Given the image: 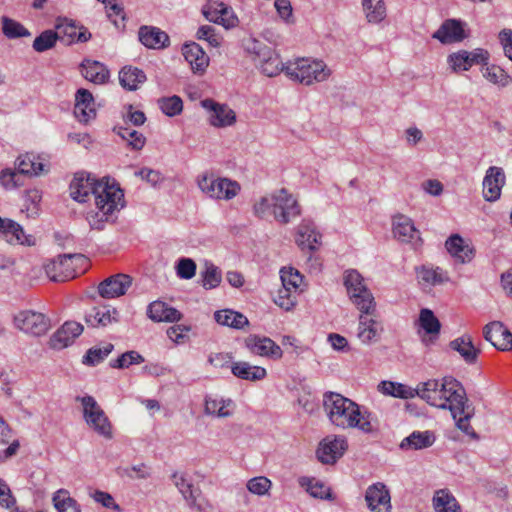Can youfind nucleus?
<instances>
[{
    "instance_id": "34",
    "label": "nucleus",
    "mask_w": 512,
    "mask_h": 512,
    "mask_svg": "<svg viewBox=\"0 0 512 512\" xmlns=\"http://www.w3.org/2000/svg\"><path fill=\"white\" fill-rule=\"evenodd\" d=\"M146 81L144 71L137 67L125 66L119 72L121 86L129 91H135Z\"/></svg>"
},
{
    "instance_id": "7",
    "label": "nucleus",
    "mask_w": 512,
    "mask_h": 512,
    "mask_svg": "<svg viewBox=\"0 0 512 512\" xmlns=\"http://www.w3.org/2000/svg\"><path fill=\"white\" fill-rule=\"evenodd\" d=\"M76 401L83 407V418L86 424L104 438H112V427L103 409L90 395L77 396Z\"/></svg>"
},
{
    "instance_id": "52",
    "label": "nucleus",
    "mask_w": 512,
    "mask_h": 512,
    "mask_svg": "<svg viewBox=\"0 0 512 512\" xmlns=\"http://www.w3.org/2000/svg\"><path fill=\"white\" fill-rule=\"evenodd\" d=\"M158 106L165 115L174 117L182 112L183 101L177 95L162 97L158 99Z\"/></svg>"
},
{
    "instance_id": "3",
    "label": "nucleus",
    "mask_w": 512,
    "mask_h": 512,
    "mask_svg": "<svg viewBox=\"0 0 512 512\" xmlns=\"http://www.w3.org/2000/svg\"><path fill=\"white\" fill-rule=\"evenodd\" d=\"M344 285L350 301L362 312H376V302L373 294L364 283L363 277L356 270H349L344 277Z\"/></svg>"
},
{
    "instance_id": "1",
    "label": "nucleus",
    "mask_w": 512,
    "mask_h": 512,
    "mask_svg": "<svg viewBox=\"0 0 512 512\" xmlns=\"http://www.w3.org/2000/svg\"><path fill=\"white\" fill-rule=\"evenodd\" d=\"M414 394L431 406L449 409L453 419L456 420V426L461 431L473 438L478 437L469 424L475 408L468 403L466 391L458 380L453 377H444L441 380L429 379L419 383Z\"/></svg>"
},
{
    "instance_id": "25",
    "label": "nucleus",
    "mask_w": 512,
    "mask_h": 512,
    "mask_svg": "<svg viewBox=\"0 0 512 512\" xmlns=\"http://www.w3.org/2000/svg\"><path fill=\"white\" fill-rule=\"evenodd\" d=\"M182 54L185 60L190 64L193 72L203 73L206 70L209 64V57L198 43L192 42L184 44Z\"/></svg>"
},
{
    "instance_id": "4",
    "label": "nucleus",
    "mask_w": 512,
    "mask_h": 512,
    "mask_svg": "<svg viewBox=\"0 0 512 512\" xmlns=\"http://www.w3.org/2000/svg\"><path fill=\"white\" fill-rule=\"evenodd\" d=\"M285 74L292 80L311 85L313 82L325 81L330 75V70L322 61L300 59L288 63Z\"/></svg>"
},
{
    "instance_id": "45",
    "label": "nucleus",
    "mask_w": 512,
    "mask_h": 512,
    "mask_svg": "<svg viewBox=\"0 0 512 512\" xmlns=\"http://www.w3.org/2000/svg\"><path fill=\"white\" fill-rule=\"evenodd\" d=\"M418 324L426 334L431 336L438 335L441 329L440 321L434 315L433 311L428 308L420 310Z\"/></svg>"
},
{
    "instance_id": "49",
    "label": "nucleus",
    "mask_w": 512,
    "mask_h": 512,
    "mask_svg": "<svg viewBox=\"0 0 512 512\" xmlns=\"http://www.w3.org/2000/svg\"><path fill=\"white\" fill-rule=\"evenodd\" d=\"M2 21V32L9 39H16L20 37H29L31 33L19 22L3 16Z\"/></svg>"
},
{
    "instance_id": "23",
    "label": "nucleus",
    "mask_w": 512,
    "mask_h": 512,
    "mask_svg": "<svg viewBox=\"0 0 512 512\" xmlns=\"http://www.w3.org/2000/svg\"><path fill=\"white\" fill-rule=\"evenodd\" d=\"M321 234L316 231L313 221L303 219L297 229L296 243L302 249L310 251L317 250V245L320 243Z\"/></svg>"
},
{
    "instance_id": "14",
    "label": "nucleus",
    "mask_w": 512,
    "mask_h": 512,
    "mask_svg": "<svg viewBox=\"0 0 512 512\" xmlns=\"http://www.w3.org/2000/svg\"><path fill=\"white\" fill-rule=\"evenodd\" d=\"M245 346L252 354L271 359H280L283 354L280 346L268 337L249 335L245 339Z\"/></svg>"
},
{
    "instance_id": "59",
    "label": "nucleus",
    "mask_w": 512,
    "mask_h": 512,
    "mask_svg": "<svg viewBox=\"0 0 512 512\" xmlns=\"http://www.w3.org/2000/svg\"><path fill=\"white\" fill-rule=\"evenodd\" d=\"M176 274L181 279H192L196 274L197 265L191 258H180L176 264Z\"/></svg>"
},
{
    "instance_id": "64",
    "label": "nucleus",
    "mask_w": 512,
    "mask_h": 512,
    "mask_svg": "<svg viewBox=\"0 0 512 512\" xmlns=\"http://www.w3.org/2000/svg\"><path fill=\"white\" fill-rule=\"evenodd\" d=\"M196 36L199 40H206L212 47H218L220 45L219 37L215 33L214 27L210 25L199 27Z\"/></svg>"
},
{
    "instance_id": "40",
    "label": "nucleus",
    "mask_w": 512,
    "mask_h": 512,
    "mask_svg": "<svg viewBox=\"0 0 512 512\" xmlns=\"http://www.w3.org/2000/svg\"><path fill=\"white\" fill-rule=\"evenodd\" d=\"M59 267L62 271V275H69V278H74L76 276V272H74V267L78 265H84L87 263V258L80 253H68L58 255Z\"/></svg>"
},
{
    "instance_id": "9",
    "label": "nucleus",
    "mask_w": 512,
    "mask_h": 512,
    "mask_svg": "<svg viewBox=\"0 0 512 512\" xmlns=\"http://www.w3.org/2000/svg\"><path fill=\"white\" fill-rule=\"evenodd\" d=\"M301 214V207L285 188L274 192L273 216L281 224H288Z\"/></svg>"
},
{
    "instance_id": "57",
    "label": "nucleus",
    "mask_w": 512,
    "mask_h": 512,
    "mask_svg": "<svg viewBox=\"0 0 512 512\" xmlns=\"http://www.w3.org/2000/svg\"><path fill=\"white\" fill-rule=\"evenodd\" d=\"M144 362L143 356L137 351L131 350L121 354L116 360L110 363L111 367L117 369L128 368L133 364Z\"/></svg>"
},
{
    "instance_id": "27",
    "label": "nucleus",
    "mask_w": 512,
    "mask_h": 512,
    "mask_svg": "<svg viewBox=\"0 0 512 512\" xmlns=\"http://www.w3.org/2000/svg\"><path fill=\"white\" fill-rule=\"evenodd\" d=\"M466 37L462 23L455 19L446 20L433 34L443 44L460 42Z\"/></svg>"
},
{
    "instance_id": "12",
    "label": "nucleus",
    "mask_w": 512,
    "mask_h": 512,
    "mask_svg": "<svg viewBox=\"0 0 512 512\" xmlns=\"http://www.w3.org/2000/svg\"><path fill=\"white\" fill-rule=\"evenodd\" d=\"M201 106L209 112V123L214 127H226L235 123L236 114L226 104H220L213 99H204Z\"/></svg>"
},
{
    "instance_id": "18",
    "label": "nucleus",
    "mask_w": 512,
    "mask_h": 512,
    "mask_svg": "<svg viewBox=\"0 0 512 512\" xmlns=\"http://www.w3.org/2000/svg\"><path fill=\"white\" fill-rule=\"evenodd\" d=\"M365 500L373 512H389L391 509L390 493L383 483L378 482L369 486L366 490Z\"/></svg>"
},
{
    "instance_id": "56",
    "label": "nucleus",
    "mask_w": 512,
    "mask_h": 512,
    "mask_svg": "<svg viewBox=\"0 0 512 512\" xmlns=\"http://www.w3.org/2000/svg\"><path fill=\"white\" fill-rule=\"evenodd\" d=\"M448 63L453 71H467L472 67V63L468 56V51L460 50L448 56Z\"/></svg>"
},
{
    "instance_id": "43",
    "label": "nucleus",
    "mask_w": 512,
    "mask_h": 512,
    "mask_svg": "<svg viewBox=\"0 0 512 512\" xmlns=\"http://www.w3.org/2000/svg\"><path fill=\"white\" fill-rule=\"evenodd\" d=\"M52 501L57 512H81L80 505L69 496V492L65 489L56 491Z\"/></svg>"
},
{
    "instance_id": "5",
    "label": "nucleus",
    "mask_w": 512,
    "mask_h": 512,
    "mask_svg": "<svg viewBox=\"0 0 512 512\" xmlns=\"http://www.w3.org/2000/svg\"><path fill=\"white\" fill-rule=\"evenodd\" d=\"M69 189L70 196L80 203L87 202L90 195L94 196L96 202L97 196L111 194L112 190H121L119 187L109 185L108 182L96 180L84 173L75 174Z\"/></svg>"
},
{
    "instance_id": "15",
    "label": "nucleus",
    "mask_w": 512,
    "mask_h": 512,
    "mask_svg": "<svg viewBox=\"0 0 512 512\" xmlns=\"http://www.w3.org/2000/svg\"><path fill=\"white\" fill-rule=\"evenodd\" d=\"M505 179L502 168L496 166L488 168L483 179V197L486 201L494 202L500 198Z\"/></svg>"
},
{
    "instance_id": "13",
    "label": "nucleus",
    "mask_w": 512,
    "mask_h": 512,
    "mask_svg": "<svg viewBox=\"0 0 512 512\" xmlns=\"http://www.w3.org/2000/svg\"><path fill=\"white\" fill-rule=\"evenodd\" d=\"M132 285V278L127 274H116L108 277L98 285L102 298L111 299L124 295Z\"/></svg>"
},
{
    "instance_id": "10",
    "label": "nucleus",
    "mask_w": 512,
    "mask_h": 512,
    "mask_svg": "<svg viewBox=\"0 0 512 512\" xmlns=\"http://www.w3.org/2000/svg\"><path fill=\"white\" fill-rule=\"evenodd\" d=\"M15 326L26 334L42 336L50 328V320L44 314L25 310L14 316Z\"/></svg>"
},
{
    "instance_id": "20",
    "label": "nucleus",
    "mask_w": 512,
    "mask_h": 512,
    "mask_svg": "<svg viewBox=\"0 0 512 512\" xmlns=\"http://www.w3.org/2000/svg\"><path fill=\"white\" fill-rule=\"evenodd\" d=\"M374 316L375 312L371 314L360 312L357 338L363 344H371L378 341L383 331L381 323Z\"/></svg>"
},
{
    "instance_id": "54",
    "label": "nucleus",
    "mask_w": 512,
    "mask_h": 512,
    "mask_svg": "<svg viewBox=\"0 0 512 512\" xmlns=\"http://www.w3.org/2000/svg\"><path fill=\"white\" fill-rule=\"evenodd\" d=\"M60 38L59 33L53 30H45L33 42V49L37 52H45L53 48Z\"/></svg>"
},
{
    "instance_id": "46",
    "label": "nucleus",
    "mask_w": 512,
    "mask_h": 512,
    "mask_svg": "<svg viewBox=\"0 0 512 512\" xmlns=\"http://www.w3.org/2000/svg\"><path fill=\"white\" fill-rule=\"evenodd\" d=\"M114 131L134 150H141L146 142L144 135L130 127L118 126Z\"/></svg>"
},
{
    "instance_id": "47",
    "label": "nucleus",
    "mask_w": 512,
    "mask_h": 512,
    "mask_svg": "<svg viewBox=\"0 0 512 512\" xmlns=\"http://www.w3.org/2000/svg\"><path fill=\"white\" fill-rule=\"evenodd\" d=\"M314 479L308 477H301L299 479V484L301 487H305L306 491L314 498L317 499H332V493L330 488H326L322 482L316 481L313 483Z\"/></svg>"
},
{
    "instance_id": "61",
    "label": "nucleus",
    "mask_w": 512,
    "mask_h": 512,
    "mask_svg": "<svg viewBox=\"0 0 512 512\" xmlns=\"http://www.w3.org/2000/svg\"><path fill=\"white\" fill-rule=\"evenodd\" d=\"M274 302L282 309L289 311L296 305V295L292 293L290 288H281L278 290Z\"/></svg>"
},
{
    "instance_id": "6",
    "label": "nucleus",
    "mask_w": 512,
    "mask_h": 512,
    "mask_svg": "<svg viewBox=\"0 0 512 512\" xmlns=\"http://www.w3.org/2000/svg\"><path fill=\"white\" fill-rule=\"evenodd\" d=\"M95 204L98 211L89 213L87 220L92 229L102 230L104 223L108 222L116 211L125 206L123 191L112 190L111 194L97 196Z\"/></svg>"
},
{
    "instance_id": "39",
    "label": "nucleus",
    "mask_w": 512,
    "mask_h": 512,
    "mask_svg": "<svg viewBox=\"0 0 512 512\" xmlns=\"http://www.w3.org/2000/svg\"><path fill=\"white\" fill-rule=\"evenodd\" d=\"M234 406L231 399H217L207 396L205 399V413L214 415L219 418H227L232 415V411L228 410L229 407Z\"/></svg>"
},
{
    "instance_id": "42",
    "label": "nucleus",
    "mask_w": 512,
    "mask_h": 512,
    "mask_svg": "<svg viewBox=\"0 0 512 512\" xmlns=\"http://www.w3.org/2000/svg\"><path fill=\"white\" fill-rule=\"evenodd\" d=\"M18 173L29 176H39L46 172L45 165L41 162H36L33 155L25 154L17 159Z\"/></svg>"
},
{
    "instance_id": "8",
    "label": "nucleus",
    "mask_w": 512,
    "mask_h": 512,
    "mask_svg": "<svg viewBox=\"0 0 512 512\" xmlns=\"http://www.w3.org/2000/svg\"><path fill=\"white\" fill-rule=\"evenodd\" d=\"M199 189L212 199L230 200L240 191V185L228 178L202 175L198 178Z\"/></svg>"
},
{
    "instance_id": "21",
    "label": "nucleus",
    "mask_w": 512,
    "mask_h": 512,
    "mask_svg": "<svg viewBox=\"0 0 512 512\" xmlns=\"http://www.w3.org/2000/svg\"><path fill=\"white\" fill-rule=\"evenodd\" d=\"M0 235L9 243H18L32 246L35 239L32 235H26L22 226L9 218L0 216Z\"/></svg>"
},
{
    "instance_id": "17",
    "label": "nucleus",
    "mask_w": 512,
    "mask_h": 512,
    "mask_svg": "<svg viewBox=\"0 0 512 512\" xmlns=\"http://www.w3.org/2000/svg\"><path fill=\"white\" fill-rule=\"evenodd\" d=\"M73 113L76 119L84 124L96 117L94 97L89 90L84 88L77 90Z\"/></svg>"
},
{
    "instance_id": "24",
    "label": "nucleus",
    "mask_w": 512,
    "mask_h": 512,
    "mask_svg": "<svg viewBox=\"0 0 512 512\" xmlns=\"http://www.w3.org/2000/svg\"><path fill=\"white\" fill-rule=\"evenodd\" d=\"M171 478L173 480L174 485L182 494L183 498L186 500L189 507L195 508L199 512H203L201 504L197 502V498L200 495L201 491L199 489L193 488V484L191 480L187 478V475L184 473L175 472L173 473Z\"/></svg>"
},
{
    "instance_id": "50",
    "label": "nucleus",
    "mask_w": 512,
    "mask_h": 512,
    "mask_svg": "<svg viewBox=\"0 0 512 512\" xmlns=\"http://www.w3.org/2000/svg\"><path fill=\"white\" fill-rule=\"evenodd\" d=\"M114 349L111 343L106 344L104 347H92L87 350L83 356V364L88 366H95L101 363Z\"/></svg>"
},
{
    "instance_id": "37",
    "label": "nucleus",
    "mask_w": 512,
    "mask_h": 512,
    "mask_svg": "<svg viewBox=\"0 0 512 512\" xmlns=\"http://www.w3.org/2000/svg\"><path fill=\"white\" fill-rule=\"evenodd\" d=\"M214 318L218 324L234 329H242L249 324L245 315L231 309H224L215 312Z\"/></svg>"
},
{
    "instance_id": "38",
    "label": "nucleus",
    "mask_w": 512,
    "mask_h": 512,
    "mask_svg": "<svg viewBox=\"0 0 512 512\" xmlns=\"http://www.w3.org/2000/svg\"><path fill=\"white\" fill-rule=\"evenodd\" d=\"M378 390L384 395L401 399H411L415 397V388L393 381H381L378 385Z\"/></svg>"
},
{
    "instance_id": "32",
    "label": "nucleus",
    "mask_w": 512,
    "mask_h": 512,
    "mask_svg": "<svg viewBox=\"0 0 512 512\" xmlns=\"http://www.w3.org/2000/svg\"><path fill=\"white\" fill-rule=\"evenodd\" d=\"M435 435L431 431H414L400 443L402 450H420L432 446Z\"/></svg>"
},
{
    "instance_id": "36",
    "label": "nucleus",
    "mask_w": 512,
    "mask_h": 512,
    "mask_svg": "<svg viewBox=\"0 0 512 512\" xmlns=\"http://www.w3.org/2000/svg\"><path fill=\"white\" fill-rule=\"evenodd\" d=\"M436 512H461L460 505L448 489L437 490L433 496Z\"/></svg>"
},
{
    "instance_id": "58",
    "label": "nucleus",
    "mask_w": 512,
    "mask_h": 512,
    "mask_svg": "<svg viewBox=\"0 0 512 512\" xmlns=\"http://www.w3.org/2000/svg\"><path fill=\"white\" fill-rule=\"evenodd\" d=\"M280 273V278L283 285L282 288H290L291 291L296 293L300 283L302 282V275L294 268H283L281 269Z\"/></svg>"
},
{
    "instance_id": "63",
    "label": "nucleus",
    "mask_w": 512,
    "mask_h": 512,
    "mask_svg": "<svg viewBox=\"0 0 512 512\" xmlns=\"http://www.w3.org/2000/svg\"><path fill=\"white\" fill-rule=\"evenodd\" d=\"M122 475L131 479H147L151 476V468L144 464L133 465L122 469Z\"/></svg>"
},
{
    "instance_id": "31",
    "label": "nucleus",
    "mask_w": 512,
    "mask_h": 512,
    "mask_svg": "<svg viewBox=\"0 0 512 512\" xmlns=\"http://www.w3.org/2000/svg\"><path fill=\"white\" fill-rule=\"evenodd\" d=\"M80 67L83 77L94 84H104L109 79V70L98 61L85 59Z\"/></svg>"
},
{
    "instance_id": "29",
    "label": "nucleus",
    "mask_w": 512,
    "mask_h": 512,
    "mask_svg": "<svg viewBox=\"0 0 512 512\" xmlns=\"http://www.w3.org/2000/svg\"><path fill=\"white\" fill-rule=\"evenodd\" d=\"M147 316L154 322H177L182 314L165 302L157 300L148 305Z\"/></svg>"
},
{
    "instance_id": "60",
    "label": "nucleus",
    "mask_w": 512,
    "mask_h": 512,
    "mask_svg": "<svg viewBox=\"0 0 512 512\" xmlns=\"http://www.w3.org/2000/svg\"><path fill=\"white\" fill-rule=\"evenodd\" d=\"M418 277L420 281L430 285H438L448 279L440 268L430 269L424 267L419 271Z\"/></svg>"
},
{
    "instance_id": "51",
    "label": "nucleus",
    "mask_w": 512,
    "mask_h": 512,
    "mask_svg": "<svg viewBox=\"0 0 512 512\" xmlns=\"http://www.w3.org/2000/svg\"><path fill=\"white\" fill-rule=\"evenodd\" d=\"M202 286L205 289H213L219 286L222 280L221 271L211 262H205V270L201 273Z\"/></svg>"
},
{
    "instance_id": "22",
    "label": "nucleus",
    "mask_w": 512,
    "mask_h": 512,
    "mask_svg": "<svg viewBox=\"0 0 512 512\" xmlns=\"http://www.w3.org/2000/svg\"><path fill=\"white\" fill-rule=\"evenodd\" d=\"M138 37L140 42L149 49H163L170 44L168 34L154 26H141L138 31Z\"/></svg>"
},
{
    "instance_id": "19",
    "label": "nucleus",
    "mask_w": 512,
    "mask_h": 512,
    "mask_svg": "<svg viewBox=\"0 0 512 512\" xmlns=\"http://www.w3.org/2000/svg\"><path fill=\"white\" fill-rule=\"evenodd\" d=\"M83 332V326L75 321H66L49 340L50 347L53 349H63L74 342V340Z\"/></svg>"
},
{
    "instance_id": "41",
    "label": "nucleus",
    "mask_w": 512,
    "mask_h": 512,
    "mask_svg": "<svg viewBox=\"0 0 512 512\" xmlns=\"http://www.w3.org/2000/svg\"><path fill=\"white\" fill-rule=\"evenodd\" d=\"M362 7L369 23H380L386 17L383 0H362Z\"/></svg>"
},
{
    "instance_id": "35",
    "label": "nucleus",
    "mask_w": 512,
    "mask_h": 512,
    "mask_svg": "<svg viewBox=\"0 0 512 512\" xmlns=\"http://www.w3.org/2000/svg\"><path fill=\"white\" fill-rule=\"evenodd\" d=\"M451 349L457 351L468 364L476 362L480 350L477 349L468 335H464L450 342Z\"/></svg>"
},
{
    "instance_id": "11",
    "label": "nucleus",
    "mask_w": 512,
    "mask_h": 512,
    "mask_svg": "<svg viewBox=\"0 0 512 512\" xmlns=\"http://www.w3.org/2000/svg\"><path fill=\"white\" fill-rule=\"evenodd\" d=\"M347 440L343 436H327L316 451L317 459L323 464H334L347 450Z\"/></svg>"
},
{
    "instance_id": "55",
    "label": "nucleus",
    "mask_w": 512,
    "mask_h": 512,
    "mask_svg": "<svg viewBox=\"0 0 512 512\" xmlns=\"http://www.w3.org/2000/svg\"><path fill=\"white\" fill-rule=\"evenodd\" d=\"M246 487L249 492L257 496H264L269 493L272 482L265 476H257L248 480Z\"/></svg>"
},
{
    "instance_id": "30",
    "label": "nucleus",
    "mask_w": 512,
    "mask_h": 512,
    "mask_svg": "<svg viewBox=\"0 0 512 512\" xmlns=\"http://www.w3.org/2000/svg\"><path fill=\"white\" fill-rule=\"evenodd\" d=\"M85 322L91 327H106L112 322H118V311L115 308L93 307L85 314Z\"/></svg>"
},
{
    "instance_id": "48",
    "label": "nucleus",
    "mask_w": 512,
    "mask_h": 512,
    "mask_svg": "<svg viewBox=\"0 0 512 512\" xmlns=\"http://www.w3.org/2000/svg\"><path fill=\"white\" fill-rule=\"evenodd\" d=\"M482 74L489 82L500 85L502 87L507 86L511 82V77L501 67L497 65L483 66Z\"/></svg>"
},
{
    "instance_id": "16",
    "label": "nucleus",
    "mask_w": 512,
    "mask_h": 512,
    "mask_svg": "<svg viewBox=\"0 0 512 512\" xmlns=\"http://www.w3.org/2000/svg\"><path fill=\"white\" fill-rule=\"evenodd\" d=\"M483 333L484 338L498 350L512 349V333L501 322H490L484 327Z\"/></svg>"
},
{
    "instance_id": "44",
    "label": "nucleus",
    "mask_w": 512,
    "mask_h": 512,
    "mask_svg": "<svg viewBox=\"0 0 512 512\" xmlns=\"http://www.w3.org/2000/svg\"><path fill=\"white\" fill-rule=\"evenodd\" d=\"M258 62L260 64L262 73L268 77L277 76L280 72H285L286 69V65L282 63L279 55L276 54L272 49L270 50V53L267 54V56L260 59Z\"/></svg>"
},
{
    "instance_id": "33",
    "label": "nucleus",
    "mask_w": 512,
    "mask_h": 512,
    "mask_svg": "<svg viewBox=\"0 0 512 512\" xmlns=\"http://www.w3.org/2000/svg\"><path fill=\"white\" fill-rule=\"evenodd\" d=\"M232 374L242 380L259 381L266 377V369L260 366H254L248 362L239 361L231 365Z\"/></svg>"
},
{
    "instance_id": "26",
    "label": "nucleus",
    "mask_w": 512,
    "mask_h": 512,
    "mask_svg": "<svg viewBox=\"0 0 512 512\" xmlns=\"http://www.w3.org/2000/svg\"><path fill=\"white\" fill-rule=\"evenodd\" d=\"M393 234L395 238L405 243L412 242L414 239L420 240V233L412 219L402 214L393 217Z\"/></svg>"
},
{
    "instance_id": "28",
    "label": "nucleus",
    "mask_w": 512,
    "mask_h": 512,
    "mask_svg": "<svg viewBox=\"0 0 512 512\" xmlns=\"http://www.w3.org/2000/svg\"><path fill=\"white\" fill-rule=\"evenodd\" d=\"M450 255L460 263H468L474 257V249L459 234L451 235L445 243Z\"/></svg>"
},
{
    "instance_id": "62",
    "label": "nucleus",
    "mask_w": 512,
    "mask_h": 512,
    "mask_svg": "<svg viewBox=\"0 0 512 512\" xmlns=\"http://www.w3.org/2000/svg\"><path fill=\"white\" fill-rule=\"evenodd\" d=\"M274 192L270 195L262 197L254 204V213L259 218H265L269 213L273 214Z\"/></svg>"
},
{
    "instance_id": "2",
    "label": "nucleus",
    "mask_w": 512,
    "mask_h": 512,
    "mask_svg": "<svg viewBox=\"0 0 512 512\" xmlns=\"http://www.w3.org/2000/svg\"><path fill=\"white\" fill-rule=\"evenodd\" d=\"M323 407L329 421L339 428H357L367 434L377 431L371 413H362L357 403L339 393H324Z\"/></svg>"
},
{
    "instance_id": "53",
    "label": "nucleus",
    "mask_w": 512,
    "mask_h": 512,
    "mask_svg": "<svg viewBox=\"0 0 512 512\" xmlns=\"http://www.w3.org/2000/svg\"><path fill=\"white\" fill-rule=\"evenodd\" d=\"M244 50L254 56L255 61L267 56L270 53L271 48L265 45L263 42L253 37L245 38L242 42Z\"/></svg>"
}]
</instances>
